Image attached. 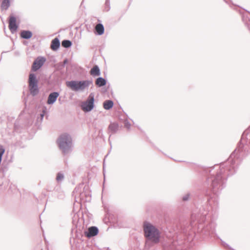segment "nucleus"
Returning <instances> with one entry per match:
<instances>
[{
    "instance_id": "nucleus-1",
    "label": "nucleus",
    "mask_w": 250,
    "mask_h": 250,
    "mask_svg": "<svg viewBox=\"0 0 250 250\" xmlns=\"http://www.w3.org/2000/svg\"><path fill=\"white\" fill-rule=\"evenodd\" d=\"M144 228L145 236L148 240L154 243L159 242L160 233L157 229L148 223H145Z\"/></svg>"
},
{
    "instance_id": "nucleus-2",
    "label": "nucleus",
    "mask_w": 250,
    "mask_h": 250,
    "mask_svg": "<svg viewBox=\"0 0 250 250\" xmlns=\"http://www.w3.org/2000/svg\"><path fill=\"white\" fill-rule=\"evenodd\" d=\"M91 84L92 82L90 81H72L67 82L66 85L73 91H83L87 88Z\"/></svg>"
},
{
    "instance_id": "nucleus-3",
    "label": "nucleus",
    "mask_w": 250,
    "mask_h": 250,
    "mask_svg": "<svg viewBox=\"0 0 250 250\" xmlns=\"http://www.w3.org/2000/svg\"><path fill=\"white\" fill-rule=\"evenodd\" d=\"M72 140L70 137L67 134L61 135L58 141L60 148L65 153L71 146Z\"/></svg>"
},
{
    "instance_id": "nucleus-4",
    "label": "nucleus",
    "mask_w": 250,
    "mask_h": 250,
    "mask_svg": "<svg viewBox=\"0 0 250 250\" xmlns=\"http://www.w3.org/2000/svg\"><path fill=\"white\" fill-rule=\"evenodd\" d=\"M94 96L93 93H91L87 100L83 102L81 104L82 110L84 112L91 111L94 107Z\"/></svg>"
},
{
    "instance_id": "nucleus-5",
    "label": "nucleus",
    "mask_w": 250,
    "mask_h": 250,
    "mask_svg": "<svg viewBox=\"0 0 250 250\" xmlns=\"http://www.w3.org/2000/svg\"><path fill=\"white\" fill-rule=\"evenodd\" d=\"M29 87L31 94L34 96L38 93L37 81L34 74H30L29 78Z\"/></svg>"
},
{
    "instance_id": "nucleus-6",
    "label": "nucleus",
    "mask_w": 250,
    "mask_h": 250,
    "mask_svg": "<svg viewBox=\"0 0 250 250\" xmlns=\"http://www.w3.org/2000/svg\"><path fill=\"white\" fill-rule=\"evenodd\" d=\"M45 61V59L42 57H38L34 62L32 65V70L37 71L43 64Z\"/></svg>"
},
{
    "instance_id": "nucleus-7",
    "label": "nucleus",
    "mask_w": 250,
    "mask_h": 250,
    "mask_svg": "<svg viewBox=\"0 0 250 250\" xmlns=\"http://www.w3.org/2000/svg\"><path fill=\"white\" fill-rule=\"evenodd\" d=\"M98 232L99 230L98 228L93 226L89 227L88 229V231L84 232V234L87 237L90 238L91 237L97 235L98 233Z\"/></svg>"
},
{
    "instance_id": "nucleus-8",
    "label": "nucleus",
    "mask_w": 250,
    "mask_h": 250,
    "mask_svg": "<svg viewBox=\"0 0 250 250\" xmlns=\"http://www.w3.org/2000/svg\"><path fill=\"white\" fill-rule=\"evenodd\" d=\"M17 25L16 24V19L15 17L11 16L9 21V28L11 32H14L17 30Z\"/></svg>"
},
{
    "instance_id": "nucleus-9",
    "label": "nucleus",
    "mask_w": 250,
    "mask_h": 250,
    "mask_svg": "<svg viewBox=\"0 0 250 250\" xmlns=\"http://www.w3.org/2000/svg\"><path fill=\"white\" fill-rule=\"evenodd\" d=\"M59 95V93L57 92H53L51 93L48 96L47 103L48 104H53L56 101Z\"/></svg>"
},
{
    "instance_id": "nucleus-10",
    "label": "nucleus",
    "mask_w": 250,
    "mask_h": 250,
    "mask_svg": "<svg viewBox=\"0 0 250 250\" xmlns=\"http://www.w3.org/2000/svg\"><path fill=\"white\" fill-rule=\"evenodd\" d=\"M95 30L97 33V34L99 35H101L104 33V27L103 25L101 23L97 24L95 26Z\"/></svg>"
},
{
    "instance_id": "nucleus-11",
    "label": "nucleus",
    "mask_w": 250,
    "mask_h": 250,
    "mask_svg": "<svg viewBox=\"0 0 250 250\" xmlns=\"http://www.w3.org/2000/svg\"><path fill=\"white\" fill-rule=\"evenodd\" d=\"M60 44V42L58 39L55 38L52 41L51 48L53 50H56L59 48Z\"/></svg>"
},
{
    "instance_id": "nucleus-12",
    "label": "nucleus",
    "mask_w": 250,
    "mask_h": 250,
    "mask_svg": "<svg viewBox=\"0 0 250 250\" xmlns=\"http://www.w3.org/2000/svg\"><path fill=\"white\" fill-rule=\"evenodd\" d=\"M90 73L93 76H98L100 75V72L98 66H94L90 70Z\"/></svg>"
},
{
    "instance_id": "nucleus-13",
    "label": "nucleus",
    "mask_w": 250,
    "mask_h": 250,
    "mask_svg": "<svg viewBox=\"0 0 250 250\" xmlns=\"http://www.w3.org/2000/svg\"><path fill=\"white\" fill-rule=\"evenodd\" d=\"M113 106V103L111 100L105 101L103 104L104 108L105 109L108 110L111 108Z\"/></svg>"
},
{
    "instance_id": "nucleus-14",
    "label": "nucleus",
    "mask_w": 250,
    "mask_h": 250,
    "mask_svg": "<svg viewBox=\"0 0 250 250\" xmlns=\"http://www.w3.org/2000/svg\"><path fill=\"white\" fill-rule=\"evenodd\" d=\"M21 36L24 39H29L32 36V33L28 31H23L21 33Z\"/></svg>"
},
{
    "instance_id": "nucleus-15",
    "label": "nucleus",
    "mask_w": 250,
    "mask_h": 250,
    "mask_svg": "<svg viewBox=\"0 0 250 250\" xmlns=\"http://www.w3.org/2000/svg\"><path fill=\"white\" fill-rule=\"evenodd\" d=\"M95 83L99 86H102L105 84L106 82L104 79L102 78H98L96 80Z\"/></svg>"
},
{
    "instance_id": "nucleus-16",
    "label": "nucleus",
    "mask_w": 250,
    "mask_h": 250,
    "mask_svg": "<svg viewBox=\"0 0 250 250\" xmlns=\"http://www.w3.org/2000/svg\"><path fill=\"white\" fill-rule=\"evenodd\" d=\"M62 46L64 47H69L71 45V42L68 40H64L62 42Z\"/></svg>"
},
{
    "instance_id": "nucleus-17",
    "label": "nucleus",
    "mask_w": 250,
    "mask_h": 250,
    "mask_svg": "<svg viewBox=\"0 0 250 250\" xmlns=\"http://www.w3.org/2000/svg\"><path fill=\"white\" fill-rule=\"evenodd\" d=\"M9 6V0H4L2 1L1 7L5 9H6Z\"/></svg>"
},
{
    "instance_id": "nucleus-18",
    "label": "nucleus",
    "mask_w": 250,
    "mask_h": 250,
    "mask_svg": "<svg viewBox=\"0 0 250 250\" xmlns=\"http://www.w3.org/2000/svg\"><path fill=\"white\" fill-rule=\"evenodd\" d=\"M63 176L62 174L58 173L56 179L58 181H59L62 180L63 179Z\"/></svg>"
},
{
    "instance_id": "nucleus-19",
    "label": "nucleus",
    "mask_w": 250,
    "mask_h": 250,
    "mask_svg": "<svg viewBox=\"0 0 250 250\" xmlns=\"http://www.w3.org/2000/svg\"><path fill=\"white\" fill-rule=\"evenodd\" d=\"M188 197H184V198H183V200H187L188 199Z\"/></svg>"
},
{
    "instance_id": "nucleus-20",
    "label": "nucleus",
    "mask_w": 250,
    "mask_h": 250,
    "mask_svg": "<svg viewBox=\"0 0 250 250\" xmlns=\"http://www.w3.org/2000/svg\"><path fill=\"white\" fill-rule=\"evenodd\" d=\"M113 125H114V124H113V125H110L109 127H112V126H113Z\"/></svg>"
}]
</instances>
